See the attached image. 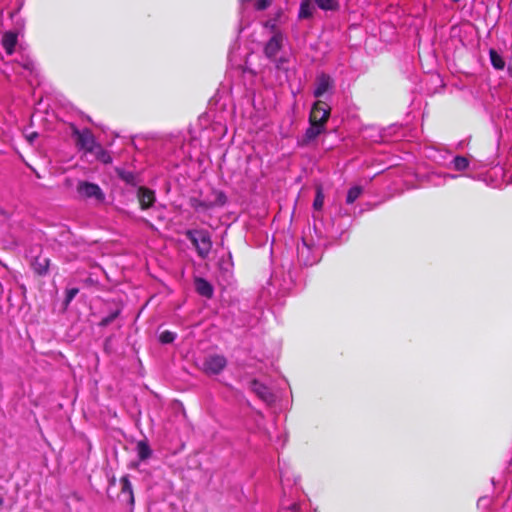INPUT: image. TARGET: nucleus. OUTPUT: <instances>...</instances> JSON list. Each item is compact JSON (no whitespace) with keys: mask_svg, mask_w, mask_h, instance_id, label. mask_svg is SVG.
<instances>
[{"mask_svg":"<svg viewBox=\"0 0 512 512\" xmlns=\"http://www.w3.org/2000/svg\"><path fill=\"white\" fill-rule=\"evenodd\" d=\"M186 235L195 246L199 257L205 259L212 248L210 233L206 230H188Z\"/></svg>","mask_w":512,"mask_h":512,"instance_id":"nucleus-1","label":"nucleus"},{"mask_svg":"<svg viewBox=\"0 0 512 512\" xmlns=\"http://www.w3.org/2000/svg\"><path fill=\"white\" fill-rule=\"evenodd\" d=\"M113 492H118L117 499L120 503L133 506L134 494L130 482H109L107 493L111 496Z\"/></svg>","mask_w":512,"mask_h":512,"instance_id":"nucleus-2","label":"nucleus"},{"mask_svg":"<svg viewBox=\"0 0 512 512\" xmlns=\"http://www.w3.org/2000/svg\"><path fill=\"white\" fill-rule=\"evenodd\" d=\"M77 192L82 198L95 199L99 202L105 199L101 188L97 184L88 181H80L77 186Z\"/></svg>","mask_w":512,"mask_h":512,"instance_id":"nucleus-3","label":"nucleus"},{"mask_svg":"<svg viewBox=\"0 0 512 512\" xmlns=\"http://www.w3.org/2000/svg\"><path fill=\"white\" fill-rule=\"evenodd\" d=\"M226 365L227 360L223 355H210L203 362V371L208 375H218L225 369Z\"/></svg>","mask_w":512,"mask_h":512,"instance_id":"nucleus-4","label":"nucleus"},{"mask_svg":"<svg viewBox=\"0 0 512 512\" xmlns=\"http://www.w3.org/2000/svg\"><path fill=\"white\" fill-rule=\"evenodd\" d=\"M330 116V107L321 102L317 101L314 103L311 112L309 121L319 122L325 124Z\"/></svg>","mask_w":512,"mask_h":512,"instance_id":"nucleus-5","label":"nucleus"},{"mask_svg":"<svg viewBox=\"0 0 512 512\" xmlns=\"http://www.w3.org/2000/svg\"><path fill=\"white\" fill-rule=\"evenodd\" d=\"M333 88V79L325 73H321L316 77L314 96L319 98Z\"/></svg>","mask_w":512,"mask_h":512,"instance_id":"nucleus-6","label":"nucleus"},{"mask_svg":"<svg viewBox=\"0 0 512 512\" xmlns=\"http://www.w3.org/2000/svg\"><path fill=\"white\" fill-rule=\"evenodd\" d=\"M78 144L81 149L88 153H92L100 145L96 142L95 137L89 130L78 133Z\"/></svg>","mask_w":512,"mask_h":512,"instance_id":"nucleus-7","label":"nucleus"},{"mask_svg":"<svg viewBox=\"0 0 512 512\" xmlns=\"http://www.w3.org/2000/svg\"><path fill=\"white\" fill-rule=\"evenodd\" d=\"M18 64L23 69V75L28 78V82L33 85L34 82L38 84V72L36 69V65L29 57H22L21 61Z\"/></svg>","mask_w":512,"mask_h":512,"instance_id":"nucleus-8","label":"nucleus"},{"mask_svg":"<svg viewBox=\"0 0 512 512\" xmlns=\"http://www.w3.org/2000/svg\"><path fill=\"white\" fill-rule=\"evenodd\" d=\"M282 41H283L282 34L275 33L265 45V48H264L265 55L270 59L274 58L281 49Z\"/></svg>","mask_w":512,"mask_h":512,"instance_id":"nucleus-9","label":"nucleus"},{"mask_svg":"<svg viewBox=\"0 0 512 512\" xmlns=\"http://www.w3.org/2000/svg\"><path fill=\"white\" fill-rule=\"evenodd\" d=\"M138 199L141 208L145 210L153 205L155 201V195L152 190L141 187L138 190Z\"/></svg>","mask_w":512,"mask_h":512,"instance_id":"nucleus-10","label":"nucleus"},{"mask_svg":"<svg viewBox=\"0 0 512 512\" xmlns=\"http://www.w3.org/2000/svg\"><path fill=\"white\" fill-rule=\"evenodd\" d=\"M17 34L12 31L5 32L2 36V46L8 55L13 54L17 44Z\"/></svg>","mask_w":512,"mask_h":512,"instance_id":"nucleus-11","label":"nucleus"},{"mask_svg":"<svg viewBox=\"0 0 512 512\" xmlns=\"http://www.w3.org/2000/svg\"><path fill=\"white\" fill-rule=\"evenodd\" d=\"M195 288L198 294L206 298H211L213 295L212 285L203 278L195 279Z\"/></svg>","mask_w":512,"mask_h":512,"instance_id":"nucleus-12","label":"nucleus"},{"mask_svg":"<svg viewBox=\"0 0 512 512\" xmlns=\"http://www.w3.org/2000/svg\"><path fill=\"white\" fill-rule=\"evenodd\" d=\"M325 124L310 121V126L305 132V139L312 141L324 131Z\"/></svg>","mask_w":512,"mask_h":512,"instance_id":"nucleus-13","label":"nucleus"},{"mask_svg":"<svg viewBox=\"0 0 512 512\" xmlns=\"http://www.w3.org/2000/svg\"><path fill=\"white\" fill-rule=\"evenodd\" d=\"M252 389L257 393V395L264 401H270L272 399V394L270 390L263 384L258 381L252 382Z\"/></svg>","mask_w":512,"mask_h":512,"instance_id":"nucleus-14","label":"nucleus"},{"mask_svg":"<svg viewBox=\"0 0 512 512\" xmlns=\"http://www.w3.org/2000/svg\"><path fill=\"white\" fill-rule=\"evenodd\" d=\"M314 7L310 0H303L300 5L298 17L300 19H307L313 15Z\"/></svg>","mask_w":512,"mask_h":512,"instance_id":"nucleus-15","label":"nucleus"},{"mask_svg":"<svg viewBox=\"0 0 512 512\" xmlns=\"http://www.w3.org/2000/svg\"><path fill=\"white\" fill-rule=\"evenodd\" d=\"M33 268L39 275L46 274L49 268V259L37 257L33 263Z\"/></svg>","mask_w":512,"mask_h":512,"instance_id":"nucleus-16","label":"nucleus"},{"mask_svg":"<svg viewBox=\"0 0 512 512\" xmlns=\"http://www.w3.org/2000/svg\"><path fill=\"white\" fill-rule=\"evenodd\" d=\"M136 451L141 460L149 458L152 454V450L146 441H139L136 446Z\"/></svg>","mask_w":512,"mask_h":512,"instance_id":"nucleus-17","label":"nucleus"},{"mask_svg":"<svg viewBox=\"0 0 512 512\" xmlns=\"http://www.w3.org/2000/svg\"><path fill=\"white\" fill-rule=\"evenodd\" d=\"M490 61L492 66L497 70H502L505 66V62L501 55H499L495 50L491 49L489 51Z\"/></svg>","mask_w":512,"mask_h":512,"instance_id":"nucleus-18","label":"nucleus"},{"mask_svg":"<svg viewBox=\"0 0 512 512\" xmlns=\"http://www.w3.org/2000/svg\"><path fill=\"white\" fill-rule=\"evenodd\" d=\"M469 166V161L464 156H455L452 160V167L457 171H464Z\"/></svg>","mask_w":512,"mask_h":512,"instance_id":"nucleus-19","label":"nucleus"},{"mask_svg":"<svg viewBox=\"0 0 512 512\" xmlns=\"http://www.w3.org/2000/svg\"><path fill=\"white\" fill-rule=\"evenodd\" d=\"M93 154H95L96 158L105 163V164H108V163H111L112 162V157L110 156L109 152L104 150L102 148L101 145H99L94 152H92Z\"/></svg>","mask_w":512,"mask_h":512,"instance_id":"nucleus-20","label":"nucleus"},{"mask_svg":"<svg viewBox=\"0 0 512 512\" xmlns=\"http://www.w3.org/2000/svg\"><path fill=\"white\" fill-rule=\"evenodd\" d=\"M315 4L322 10H335L338 7L336 0H315Z\"/></svg>","mask_w":512,"mask_h":512,"instance_id":"nucleus-21","label":"nucleus"},{"mask_svg":"<svg viewBox=\"0 0 512 512\" xmlns=\"http://www.w3.org/2000/svg\"><path fill=\"white\" fill-rule=\"evenodd\" d=\"M362 194V188L359 186L351 187L347 193L346 202L348 204L354 203Z\"/></svg>","mask_w":512,"mask_h":512,"instance_id":"nucleus-22","label":"nucleus"},{"mask_svg":"<svg viewBox=\"0 0 512 512\" xmlns=\"http://www.w3.org/2000/svg\"><path fill=\"white\" fill-rule=\"evenodd\" d=\"M176 339V333L172 332V331H163L160 335H159V340L161 343L163 344H169V343H172L174 340Z\"/></svg>","mask_w":512,"mask_h":512,"instance_id":"nucleus-23","label":"nucleus"},{"mask_svg":"<svg viewBox=\"0 0 512 512\" xmlns=\"http://www.w3.org/2000/svg\"><path fill=\"white\" fill-rule=\"evenodd\" d=\"M308 251H309V247L305 243H303V245L301 247H298L299 258L304 262L305 265H312L313 263L316 262L315 259L309 260L307 258H304V254Z\"/></svg>","mask_w":512,"mask_h":512,"instance_id":"nucleus-24","label":"nucleus"},{"mask_svg":"<svg viewBox=\"0 0 512 512\" xmlns=\"http://www.w3.org/2000/svg\"><path fill=\"white\" fill-rule=\"evenodd\" d=\"M323 204H324V194H323L321 188L319 187V188H317V191H316V196H315V199L313 202V207L316 210H320L323 207Z\"/></svg>","mask_w":512,"mask_h":512,"instance_id":"nucleus-25","label":"nucleus"},{"mask_svg":"<svg viewBox=\"0 0 512 512\" xmlns=\"http://www.w3.org/2000/svg\"><path fill=\"white\" fill-rule=\"evenodd\" d=\"M272 3V0H257L255 7L257 10H265Z\"/></svg>","mask_w":512,"mask_h":512,"instance_id":"nucleus-26","label":"nucleus"},{"mask_svg":"<svg viewBox=\"0 0 512 512\" xmlns=\"http://www.w3.org/2000/svg\"><path fill=\"white\" fill-rule=\"evenodd\" d=\"M78 293V289L77 288H71L69 290H67L66 292V302L69 303L71 302L74 297L77 295Z\"/></svg>","mask_w":512,"mask_h":512,"instance_id":"nucleus-27","label":"nucleus"},{"mask_svg":"<svg viewBox=\"0 0 512 512\" xmlns=\"http://www.w3.org/2000/svg\"><path fill=\"white\" fill-rule=\"evenodd\" d=\"M117 314H118V313H114V314H112V315H110V316H108V317L104 318V319L101 321V324H102L103 326L108 325L109 323H111V322H112V321L117 317Z\"/></svg>","mask_w":512,"mask_h":512,"instance_id":"nucleus-28","label":"nucleus"},{"mask_svg":"<svg viewBox=\"0 0 512 512\" xmlns=\"http://www.w3.org/2000/svg\"><path fill=\"white\" fill-rule=\"evenodd\" d=\"M508 74L510 77H512V62L508 65Z\"/></svg>","mask_w":512,"mask_h":512,"instance_id":"nucleus-29","label":"nucleus"},{"mask_svg":"<svg viewBox=\"0 0 512 512\" xmlns=\"http://www.w3.org/2000/svg\"><path fill=\"white\" fill-rule=\"evenodd\" d=\"M437 177L438 178H443V179H446V178H452L453 179V178H455V176H453V175H445L443 177H441V176H437Z\"/></svg>","mask_w":512,"mask_h":512,"instance_id":"nucleus-30","label":"nucleus"},{"mask_svg":"<svg viewBox=\"0 0 512 512\" xmlns=\"http://www.w3.org/2000/svg\"><path fill=\"white\" fill-rule=\"evenodd\" d=\"M3 498L0 496V508L3 506Z\"/></svg>","mask_w":512,"mask_h":512,"instance_id":"nucleus-31","label":"nucleus"},{"mask_svg":"<svg viewBox=\"0 0 512 512\" xmlns=\"http://www.w3.org/2000/svg\"><path fill=\"white\" fill-rule=\"evenodd\" d=\"M35 136L36 134L31 135L30 140L34 139Z\"/></svg>","mask_w":512,"mask_h":512,"instance_id":"nucleus-32","label":"nucleus"}]
</instances>
